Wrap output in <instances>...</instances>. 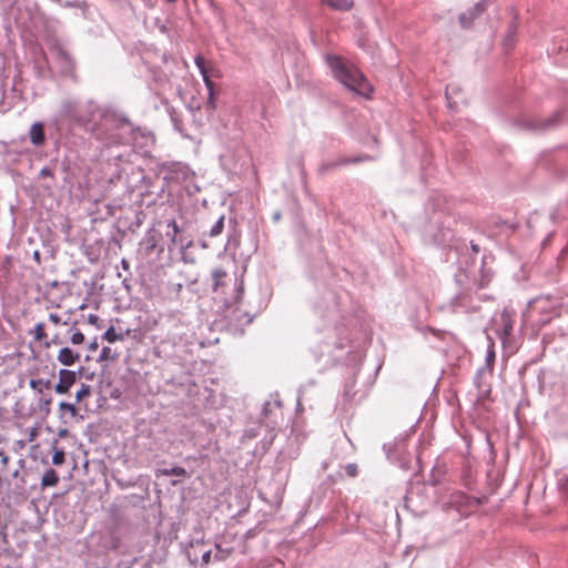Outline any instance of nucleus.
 I'll return each mask as SVG.
<instances>
[{"instance_id":"34","label":"nucleus","mask_w":568,"mask_h":568,"mask_svg":"<svg viewBox=\"0 0 568 568\" xmlns=\"http://www.w3.org/2000/svg\"><path fill=\"white\" fill-rule=\"evenodd\" d=\"M345 471L349 477H356L358 475V467L356 464L351 463L345 466Z\"/></svg>"},{"instance_id":"14","label":"nucleus","mask_w":568,"mask_h":568,"mask_svg":"<svg viewBox=\"0 0 568 568\" xmlns=\"http://www.w3.org/2000/svg\"><path fill=\"white\" fill-rule=\"evenodd\" d=\"M80 357V354L71 349L70 347H63L60 349L57 359L63 366L73 365Z\"/></svg>"},{"instance_id":"13","label":"nucleus","mask_w":568,"mask_h":568,"mask_svg":"<svg viewBox=\"0 0 568 568\" xmlns=\"http://www.w3.org/2000/svg\"><path fill=\"white\" fill-rule=\"evenodd\" d=\"M29 138L34 146H42L45 143L44 125L42 122H34L31 125Z\"/></svg>"},{"instance_id":"22","label":"nucleus","mask_w":568,"mask_h":568,"mask_svg":"<svg viewBox=\"0 0 568 568\" xmlns=\"http://www.w3.org/2000/svg\"><path fill=\"white\" fill-rule=\"evenodd\" d=\"M224 230V215H221L217 221L213 224V226L209 231V235L211 237H216L222 234Z\"/></svg>"},{"instance_id":"21","label":"nucleus","mask_w":568,"mask_h":568,"mask_svg":"<svg viewBox=\"0 0 568 568\" xmlns=\"http://www.w3.org/2000/svg\"><path fill=\"white\" fill-rule=\"evenodd\" d=\"M102 338L109 343H114L116 341H123L124 336L122 334L116 333L113 326H110L102 335Z\"/></svg>"},{"instance_id":"38","label":"nucleus","mask_w":568,"mask_h":568,"mask_svg":"<svg viewBox=\"0 0 568 568\" xmlns=\"http://www.w3.org/2000/svg\"><path fill=\"white\" fill-rule=\"evenodd\" d=\"M182 288H183V284H181V283L171 285V292L174 293L176 296L181 293Z\"/></svg>"},{"instance_id":"10","label":"nucleus","mask_w":568,"mask_h":568,"mask_svg":"<svg viewBox=\"0 0 568 568\" xmlns=\"http://www.w3.org/2000/svg\"><path fill=\"white\" fill-rule=\"evenodd\" d=\"M427 234L430 236L432 243L438 246H449L454 240V233L448 227H438L437 231H433V226L427 231Z\"/></svg>"},{"instance_id":"17","label":"nucleus","mask_w":568,"mask_h":568,"mask_svg":"<svg viewBox=\"0 0 568 568\" xmlns=\"http://www.w3.org/2000/svg\"><path fill=\"white\" fill-rule=\"evenodd\" d=\"M511 332H513V323H511L510 318L508 317V315L503 314L501 315V327H499L497 329V333H498L499 337L504 339L506 337H509L511 335Z\"/></svg>"},{"instance_id":"7","label":"nucleus","mask_w":568,"mask_h":568,"mask_svg":"<svg viewBox=\"0 0 568 568\" xmlns=\"http://www.w3.org/2000/svg\"><path fill=\"white\" fill-rule=\"evenodd\" d=\"M224 316L229 322L230 329H233L234 333L239 334L243 333V326L251 324L253 321V317L242 311L239 306L227 307Z\"/></svg>"},{"instance_id":"52","label":"nucleus","mask_w":568,"mask_h":568,"mask_svg":"<svg viewBox=\"0 0 568 568\" xmlns=\"http://www.w3.org/2000/svg\"><path fill=\"white\" fill-rule=\"evenodd\" d=\"M50 403H51V398L44 399L43 400V406H48V405H50Z\"/></svg>"},{"instance_id":"26","label":"nucleus","mask_w":568,"mask_h":568,"mask_svg":"<svg viewBox=\"0 0 568 568\" xmlns=\"http://www.w3.org/2000/svg\"><path fill=\"white\" fill-rule=\"evenodd\" d=\"M59 410L61 412V414L69 413L71 417H74L77 415L75 405L67 402H61L59 404Z\"/></svg>"},{"instance_id":"23","label":"nucleus","mask_w":568,"mask_h":568,"mask_svg":"<svg viewBox=\"0 0 568 568\" xmlns=\"http://www.w3.org/2000/svg\"><path fill=\"white\" fill-rule=\"evenodd\" d=\"M54 52L57 54V58L63 63V67L65 69L71 68V58L68 52H65L62 48H55Z\"/></svg>"},{"instance_id":"32","label":"nucleus","mask_w":568,"mask_h":568,"mask_svg":"<svg viewBox=\"0 0 568 568\" xmlns=\"http://www.w3.org/2000/svg\"><path fill=\"white\" fill-rule=\"evenodd\" d=\"M368 159H369L368 156H365V158H345L339 163L331 164V166H337V165L349 164V163H358V162H362V161L368 160Z\"/></svg>"},{"instance_id":"11","label":"nucleus","mask_w":568,"mask_h":568,"mask_svg":"<svg viewBox=\"0 0 568 568\" xmlns=\"http://www.w3.org/2000/svg\"><path fill=\"white\" fill-rule=\"evenodd\" d=\"M487 0H480L473 8L463 12L459 16V22L463 28L467 29L470 27L474 19H476L479 14H481L486 9Z\"/></svg>"},{"instance_id":"28","label":"nucleus","mask_w":568,"mask_h":568,"mask_svg":"<svg viewBox=\"0 0 568 568\" xmlns=\"http://www.w3.org/2000/svg\"><path fill=\"white\" fill-rule=\"evenodd\" d=\"M226 275V273L221 268H215L212 272L213 278V290L216 291L219 285L221 284V280Z\"/></svg>"},{"instance_id":"49","label":"nucleus","mask_w":568,"mask_h":568,"mask_svg":"<svg viewBox=\"0 0 568 568\" xmlns=\"http://www.w3.org/2000/svg\"><path fill=\"white\" fill-rule=\"evenodd\" d=\"M33 258H34L38 263H40V252H39V251H36V252L33 253Z\"/></svg>"},{"instance_id":"48","label":"nucleus","mask_w":568,"mask_h":568,"mask_svg":"<svg viewBox=\"0 0 568 568\" xmlns=\"http://www.w3.org/2000/svg\"><path fill=\"white\" fill-rule=\"evenodd\" d=\"M51 343H53V344H59V339H58V337L55 336L54 338H52V341H51V342H47V343H45V346H47V347H49Z\"/></svg>"},{"instance_id":"41","label":"nucleus","mask_w":568,"mask_h":568,"mask_svg":"<svg viewBox=\"0 0 568 568\" xmlns=\"http://www.w3.org/2000/svg\"><path fill=\"white\" fill-rule=\"evenodd\" d=\"M79 374L83 375L87 379H92L93 376H94V373H87L85 374V368L84 367H80Z\"/></svg>"},{"instance_id":"20","label":"nucleus","mask_w":568,"mask_h":568,"mask_svg":"<svg viewBox=\"0 0 568 568\" xmlns=\"http://www.w3.org/2000/svg\"><path fill=\"white\" fill-rule=\"evenodd\" d=\"M29 385L32 389H34L36 392L41 394L43 392V388L49 389L51 387V382L49 379H43V378L31 379L29 382Z\"/></svg>"},{"instance_id":"37","label":"nucleus","mask_w":568,"mask_h":568,"mask_svg":"<svg viewBox=\"0 0 568 568\" xmlns=\"http://www.w3.org/2000/svg\"><path fill=\"white\" fill-rule=\"evenodd\" d=\"M211 561V550H205L202 552V562L203 565H209Z\"/></svg>"},{"instance_id":"39","label":"nucleus","mask_w":568,"mask_h":568,"mask_svg":"<svg viewBox=\"0 0 568 568\" xmlns=\"http://www.w3.org/2000/svg\"><path fill=\"white\" fill-rule=\"evenodd\" d=\"M115 159H118L119 161H123V162H132V160H131V153H128V154H118V155H115Z\"/></svg>"},{"instance_id":"42","label":"nucleus","mask_w":568,"mask_h":568,"mask_svg":"<svg viewBox=\"0 0 568 568\" xmlns=\"http://www.w3.org/2000/svg\"><path fill=\"white\" fill-rule=\"evenodd\" d=\"M49 320L54 324H59L61 322V317L55 313H51L49 315Z\"/></svg>"},{"instance_id":"44","label":"nucleus","mask_w":568,"mask_h":568,"mask_svg":"<svg viewBox=\"0 0 568 568\" xmlns=\"http://www.w3.org/2000/svg\"><path fill=\"white\" fill-rule=\"evenodd\" d=\"M99 347V343H98V339L94 338L90 344H89V351L91 352H95Z\"/></svg>"},{"instance_id":"5","label":"nucleus","mask_w":568,"mask_h":568,"mask_svg":"<svg viewBox=\"0 0 568 568\" xmlns=\"http://www.w3.org/2000/svg\"><path fill=\"white\" fill-rule=\"evenodd\" d=\"M561 123V111H556L546 119L524 118L518 120V125L534 132H546L557 128Z\"/></svg>"},{"instance_id":"6","label":"nucleus","mask_w":568,"mask_h":568,"mask_svg":"<svg viewBox=\"0 0 568 568\" xmlns=\"http://www.w3.org/2000/svg\"><path fill=\"white\" fill-rule=\"evenodd\" d=\"M162 170L165 172L164 180L172 182H187L194 178V172L183 163H164Z\"/></svg>"},{"instance_id":"8","label":"nucleus","mask_w":568,"mask_h":568,"mask_svg":"<svg viewBox=\"0 0 568 568\" xmlns=\"http://www.w3.org/2000/svg\"><path fill=\"white\" fill-rule=\"evenodd\" d=\"M165 237L170 240L171 244L180 245L181 248H189L192 244V241L184 236L183 229L174 220L166 222Z\"/></svg>"},{"instance_id":"35","label":"nucleus","mask_w":568,"mask_h":568,"mask_svg":"<svg viewBox=\"0 0 568 568\" xmlns=\"http://www.w3.org/2000/svg\"><path fill=\"white\" fill-rule=\"evenodd\" d=\"M70 339L72 344L79 345L84 342V335L80 331H77L72 334Z\"/></svg>"},{"instance_id":"36","label":"nucleus","mask_w":568,"mask_h":568,"mask_svg":"<svg viewBox=\"0 0 568 568\" xmlns=\"http://www.w3.org/2000/svg\"><path fill=\"white\" fill-rule=\"evenodd\" d=\"M40 176L53 178V171L49 166H44L40 170Z\"/></svg>"},{"instance_id":"24","label":"nucleus","mask_w":568,"mask_h":568,"mask_svg":"<svg viewBox=\"0 0 568 568\" xmlns=\"http://www.w3.org/2000/svg\"><path fill=\"white\" fill-rule=\"evenodd\" d=\"M162 474L165 476L185 477L187 473H186L185 468L180 467V466H174L171 468L163 469Z\"/></svg>"},{"instance_id":"30","label":"nucleus","mask_w":568,"mask_h":568,"mask_svg":"<svg viewBox=\"0 0 568 568\" xmlns=\"http://www.w3.org/2000/svg\"><path fill=\"white\" fill-rule=\"evenodd\" d=\"M91 394L90 385L82 384L81 388L75 394L77 403L81 402L84 397H88Z\"/></svg>"},{"instance_id":"43","label":"nucleus","mask_w":568,"mask_h":568,"mask_svg":"<svg viewBox=\"0 0 568 568\" xmlns=\"http://www.w3.org/2000/svg\"><path fill=\"white\" fill-rule=\"evenodd\" d=\"M450 89H452V88H449V87L446 89V99H447V101H448V106H449L450 109H453V105H454V103H455V102H453V101H452V97H450Z\"/></svg>"},{"instance_id":"29","label":"nucleus","mask_w":568,"mask_h":568,"mask_svg":"<svg viewBox=\"0 0 568 568\" xmlns=\"http://www.w3.org/2000/svg\"><path fill=\"white\" fill-rule=\"evenodd\" d=\"M116 355H112L111 348L108 346H104L99 355L98 362H104V361H115Z\"/></svg>"},{"instance_id":"2","label":"nucleus","mask_w":568,"mask_h":568,"mask_svg":"<svg viewBox=\"0 0 568 568\" xmlns=\"http://www.w3.org/2000/svg\"><path fill=\"white\" fill-rule=\"evenodd\" d=\"M100 142L108 148L132 145L134 152L148 156L154 145V136L150 131L134 126L125 114L115 109Z\"/></svg>"},{"instance_id":"50","label":"nucleus","mask_w":568,"mask_h":568,"mask_svg":"<svg viewBox=\"0 0 568 568\" xmlns=\"http://www.w3.org/2000/svg\"><path fill=\"white\" fill-rule=\"evenodd\" d=\"M19 474H20V470H19V469H16V470L12 473V477H13V478H17V477H19Z\"/></svg>"},{"instance_id":"31","label":"nucleus","mask_w":568,"mask_h":568,"mask_svg":"<svg viewBox=\"0 0 568 568\" xmlns=\"http://www.w3.org/2000/svg\"><path fill=\"white\" fill-rule=\"evenodd\" d=\"M33 333H34V339L36 341H42L43 338H45L47 334L44 333V324L43 323H38L34 326Z\"/></svg>"},{"instance_id":"4","label":"nucleus","mask_w":568,"mask_h":568,"mask_svg":"<svg viewBox=\"0 0 568 568\" xmlns=\"http://www.w3.org/2000/svg\"><path fill=\"white\" fill-rule=\"evenodd\" d=\"M326 62L333 77L349 91L365 97L372 91L365 75L353 63L335 54H327Z\"/></svg>"},{"instance_id":"40","label":"nucleus","mask_w":568,"mask_h":568,"mask_svg":"<svg viewBox=\"0 0 568 568\" xmlns=\"http://www.w3.org/2000/svg\"><path fill=\"white\" fill-rule=\"evenodd\" d=\"M100 318L98 315L95 314H89L88 316V322L92 325H97L98 326V323H99Z\"/></svg>"},{"instance_id":"12","label":"nucleus","mask_w":568,"mask_h":568,"mask_svg":"<svg viewBox=\"0 0 568 568\" xmlns=\"http://www.w3.org/2000/svg\"><path fill=\"white\" fill-rule=\"evenodd\" d=\"M195 64H196L197 69L200 70V73L202 74L205 87L209 91L207 104H210L212 108H214V84L209 77L205 61L201 55H197V57H195Z\"/></svg>"},{"instance_id":"25","label":"nucleus","mask_w":568,"mask_h":568,"mask_svg":"<svg viewBox=\"0 0 568 568\" xmlns=\"http://www.w3.org/2000/svg\"><path fill=\"white\" fill-rule=\"evenodd\" d=\"M281 406V403L280 400H274V402H265L264 405H263V409H262V414L265 418H268V416L271 415L273 408H280Z\"/></svg>"},{"instance_id":"54","label":"nucleus","mask_w":568,"mask_h":568,"mask_svg":"<svg viewBox=\"0 0 568 568\" xmlns=\"http://www.w3.org/2000/svg\"><path fill=\"white\" fill-rule=\"evenodd\" d=\"M168 2H175L176 0H166Z\"/></svg>"},{"instance_id":"33","label":"nucleus","mask_w":568,"mask_h":568,"mask_svg":"<svg viewBox=\"0 0 568 568\" xmlns=\"http://www.w3.org/2000/svg\"><path fill=\"white\" fill-rule=\"evenodd\" d=\"M65 455L63 450H55L52 456V463L57 466H60L64 463Z\"/></svg>"},{"instance_id":"45","label":"nucleus","mask_w":568,"mask_h":568,"mask_svg":"<svg viewBox=\"0 0 568 568\" xmlns=\"http://www.w3.org/2000/svg\"><path fill=\"white\" fill-rule=\"evenodd\" d=\"M0 456H1V463L3 465H7L8 462H9V457L4 453H2V452H0Z\"/></svg>"},{"instance_id":"18","label":"nucleus","mask_w":568,"mask_h":568,"mask_svg":"<svg viewBox=\"0 0 568 568\" xmlns=\"http://www.w3.org/2000/svg\"><path fill=\"white\" fill-rule=\"evenodd\" d=\"M335 10H348L353 7V0H323Z\"/></svg>"},{"instance_id":"53","label":"nucleus","mask_w":568,"mask_h":568,"mask_svg":"<svg viewBox=\"0 0 568 568\" xmlns=\"http://www.w3.org/2000/svg\"><path fill=\"white\" fill-rule=\"evenodd\" d=\"M24 463H26V462H24L23 459H19V467H20V468L24 467Z\"/></svg>"},{"instance_id":"3","label":"nucleus","mask_w":568,"mask_h":568,"mask_svg":"<svg viewBox=\"0 0 568 568\" xmlns=\"http://www.w3.org/2000/svg\"><path fill=\"white\" fill-rule=\"evenodd\" d=\"M471 251L474 255H477L479 253V246L471 243ZM459 264L460 270L455 275V280L456 283L466 292H474L484 288L491 281L493 273L490 270L485 268V257H483L478 264L476 256L471 257L468 253H466L462 255Z\"/></svg>"},{"instance_id":"1","label":"nucleus","mask_w":568,"mask_h":568,"mask_svg":"<svg viewBox=\"0 0 568 568\" xmlns=\"http://www.w3.org/2000/svg\"><path fill=\"white\" fill-rule=\"evenodd\" d=\"M114 108L108 104H99L94 100L82 102L74 97H65L60 102L59 118L78 125L90 132L98 141L113 120Z\"/></svg>"},{"instance_id":"27","label":"nucleus","mask_w":568,"mask_h":568,"mask_svg":"<svg viewBox=\"0 0 568 568\" xmlns=\"http://www.w3.org/2000/svg\"><path fill=\"white\" fill-rule=\"evenodd\" d=\"M183 183L184 190L190 196L195 195L196 193L200 192V186L196 183H194V178Z\"/></svg>"},{"instance_id":"16","label":"nucleus","mask_w":568,"mask_h":568,"mask_svg":"<svg viewBox=\"0 0 568 568\" xmlns=\"http://www.w3.org/2000/svg\"><path fill=\"white\" fill-rule=\"evenodd\" d=\"M59 483V475L53 468L45 469L41 478V487H54Z\"/></svg>"},{"instance_id":"47","label":"nucleus","mask_w":568,"mask_h":568,"mask_svg":"<svg viewBox=\"0 0 568 568\" xmlns=\"http://www.w3.org/2000/svg\"><path fill=\"white\" fill-rule=\"evenodd\" d=\"M280 220H281V213H280V212H275V213L273 214V221H274V222H278Z\"/></svg>"},{"instance_id":"46","label":"nucleus","mask_w":568,"mask_h":568,"mask_svg":"<svg viewBox=\"0 0 568 568\" xmlns=\"http://www.w3.org/2000/svg\"><path fill=\"white\" fill-rule=\"evenodd\" d=\"M561 487H562V490L565 491V494L568 495V477L565 479Z\"/></svg>"},{"instance_id":"51","label":"nucleus","mask_w":568,"mask_h":568,"mask_svg":"<svg viewBox=\"0 0 568 568\" xmlns=\"http://www.w3.org/2000/svg\"><path fill=\"white\" fill-rule=\"evenodd\" d=\"M303 388L300 389V393H298V404L301 403V399H302V396H303Z\"/></svg>"},{"instance_id":"9","label":"nucleus","mask_w":568,"mask_h":568,"mask_svg":"<svg viewBox=\"0 0 568 568\" xmlns=\"http://www.w3.org/2000/svg\"><path fill=\"white\" fill-rule=\"evenodd\" d=\"M77 382V373L74 371L61 368L59 371V382L54 387L55 393L58 394H67L69 393L70 388L75 384Z\"/></svg>"},{"instance_id":"15","label":"nucleus","mask_w":568,"mask_h":568,"mask_svg":"<svg viewBox=\"0 0 568 568\" xmlns=\"http://www.w3.org/2000/svg\"><path fill=\"white\" fill-rule=\"evenodd\" d=\"M494 361H495V351L493 349V347H489L487 349V354H486V366L479 368L477 371V375H476L477 387L479 388V392H481V393H486V392H488V389L483 388L481 384L478 382V379L485 373L486 369L489 371V372L493 371V363H494Z\"/></svg>"},{"instance_id":"19","label":"nucleus","mask_w":568,"mask_h":568,"mask_svg":"<svg viewBox=\"0 0 568 568\" xmlns=\"http://www.w3.org/2000/svg\"><path fill=\"white\" fill-rule=\"evenodd\" d=\"M516 33H517V26L515 24V22H513L511 26L509 27L507 36L504 39V47L506 50H509L514 47Z\"/></svg>"}]
</instances>
